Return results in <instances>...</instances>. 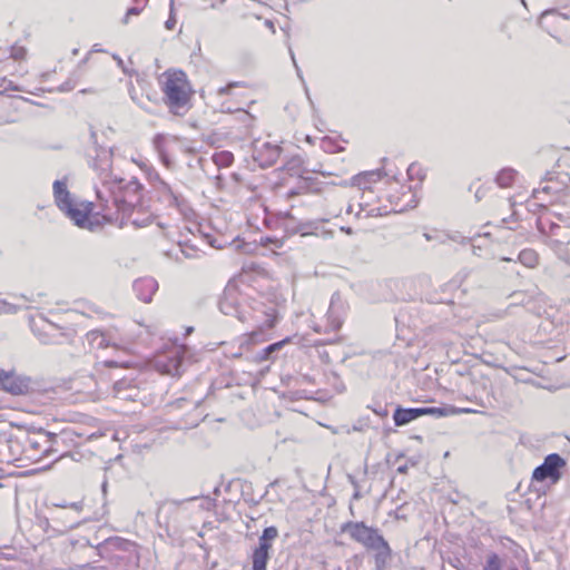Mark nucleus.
Returning <instances> with one entry per match:
<instances>
[{"mask_svg":"<svg viewBox=\"0 0 570 570\" xmlns=\"http://www.w3.org/2000/svg\"><path fill=\"white\" fill-rule=\"evenodd\" d=\"M236 86H237V83H235V82L228 83L227 86L220 87L217 92L220 96L227 95L230 91V89Z\"/></svg>","mask_w":570,"mask_h":570,"instance_id":"c03bdc74","label":"nucleus"},{"mask_svg":"<svg viewBox=\"0 0 570 570\" xmlns=\"http://www.w3.org/2000/svg\"><path fill=\"white\" fill-rule=\"evenodd\" d=\"M156 190L159 197L167 202L169 206L177 208L184 216L188 215L190 208L185 197L175 187L165 180H159Z\"/></svg>","mask_w":570,"mask_h":570,"instance_id":"dca6fc26","label":"nucleus"},{"mask_svg":"<svg viewBox=\"0 0 570 570\" xmlns=\"http://www.w3.org/2000/svg\"><path fill=\"white\" fill-rule=\"evenodd\" d=\"M281 174L286 175L283 177V187L285 188L283 196L291 199L295 196L307 194L313 189L314 179L304 176L307 169L304 166V160L301 156L295 155L289 157L284 165L278 169Z\"/></svg>","mask_w":570,"mask_h":570,"instance_id":"423d86ee","label":"nucleus"},{"mask_svg":"<svg viewBox=\"0 0 570 570\" xmlns=\"http://www.w3.org/2000/svg\"><path fill=\"white\" fill-rule=\"evenodd\" d=\"M511 296L514 299L515 304H521V305H528L529 304L530 297L527 294L522 293V292H515Z\"/></svg>","mask_w":570,"mask_h":570,"instance_id":"ea45409f","label":"nucleus"},{"mask_svg":"<svg viewBox=\"0 0 570 570\" xmlns=\"http://www.w3.org/2000/svg\"><path fill=\"white\" fill-rule=\"evenodd\" d=\"M406 471H407V466L406 465H400L397 468V472H400V473H405Z\"/></svg>","mask_w":570,"mask_h":570,"instance_id":"13d9d810","label":"nucleus"},{"mask_svg":"<svg viewBox=\"0 0 570 570\" xmlns=\"http://www.w3.org/2000/svg\"><path fill=\"white\" fill-rule=\"evenodd\" d=\"M60 439L59 435L49 432H39L27 436L23 444L26 459L40 462L43 459L55 456L51 462H56L63 458L65 454H59L57 449Z\"/></svg>","mask_w":570,"mask_h":570,"instance_id":"0eeeda50","label":"nucleus"},{"mask_svg":"<svg viewBox=\"0 0 570 570\" xmlns=\"http://www.w3.org/2000/svg\"><path fill=\"white\" fill-rule=\"evenodd\" d=\"M321 148L328 154L340 153L344 148L331 137H324L321 141Z\"/></svg>","mask_w":570,"mask_h":570,"instance_id":"c9c22d12","label":"nucleus"},{"mask_svg":"<svg viewBox=\"0 0 570 570\" xmlns=\"http://www.w3.org/2000/svg\"><path fill=\"white\" fill-rule=\"evenodd\" d=\"M91 51L92 52H104V49L100 48V46L98 43H96V45L92 46Z\"/></svg>","mask_w":570,"mask_h":570,"instance_id":"5fc2aeb1","label":"nucleus"},{"mask_svg":"<svg viewBox=\"0 0 570 570\" xmlns=\"http://www.w3.org/2000/svg\"><path fill=\"white\" fill-rule=\"evenodd\" d=\"M90 138H91L94 144L97 142V135H96V132L94 130L90 131Z\"/></svg>","mask_w":570,"mask_h":570,"instance_id":"bf43d9fd","label":"nucleus"},{"mask_svg":"<svg viewBox=\"0 0 570 570\" xmlns=\"http://www.w3.org/2000/svg\"><path fill=\"white\" fill-rule=\"evenodd\" d=\"M383 175L386 174L382 169L360 173L352 177L350 185L356 186L360 189H367L371 184L379 181Z\"/></svg>","mask_w":570,"mask_h":570,"instance_id":"4be33fe9","label":"nucleus"},{"mask_svg":"<svg viewBox=\"0 0 570 570\" xmlns=\"http://www.w3.org/2000/svg\"><path fill=\"white\" fill-rule=\"evenodd\" d=\"M70 513L69 512H65V511H61L58 513V515L56 518H60V519H66L63 521V525L66 527V523L71 519L73 518V515H69Z\"/></svg>","mask_w":570,"mask_h":570,"instance_id":"de8ad7c7","label":"nucleus"},{"mask_svg":"<svg viewBox=\"0 0 570 570\" xmlns=\"http://www.w3.org/2000/svg\"><path fill=\"white\" fill-rule=\"evenodd\" d=\"M500 223H501V226L507 228V229H510V230L517 229L518 219H517V216H515V212H513L509 217L502 218L500 220Z\"/></svg>","mask_w":570,"mask_h":570,"instance_id":"58836bf2","label":"nucleus"},{"mask_svg":"<svg viewBox=\"0 0 570 570\" xmlns=\"http://www.w3.org/2000/svg\"><path fill=\"white\" fill-rule=\"evenodd\" d=\"M91 168L99 180V185H96L97 215L119 226L129 222L136 227H145L151 223V214L145 210L141 203L142 186L137 179L125 183L124 178L112 171L110 149H96Z\"/></svg>","mask_w":570,"mask_h":570,"instance_id":"f257e3e1","label":"nucleus"},{"mask_svg":"<svg viewBox=\"0 0 570 570\" xmlns=\"http://www.w3.org/2000/svg\"><path fill=\"white\" fill-rule=\"evenodd\" d=\"M105 433L101 431L99 426H97V421L95 419H90L89 423L86 428H72L63 431L65 436L76 435L79 439L89 441L95 440L102 436Z\"/></svg>","mask_w":570,"mask_h":570,"instance_id":"6ab92c4d","label":"nucleus"},{"mask_svg":"<svg viewBox=\"0 0 570 570\" xmlns=\"http://www.w3.org/2000/svg\"><path fill=\"white\" fill-rule=\"evenodd\" d=\"M570 177L568 175H556L548 173L546 178L541 180L540 186L532 191L534 199L551 203L557 199L561 193L566 190Z\"/></svg>","mask_w":570,"mask_h":570,"instance_id":"9d476101","label":"nucleus"},{"mask_svg":"<svg viewBox=\"0 0 570 570\" xmlns=\"http://www.w3.org/2000/svg\"><path fill=\"white\" fill-rule=\"evenodd\" d=\"M278 537L276 527L271 525L263 530L258 538V546L252 552V570H266L269 560L272 542Z\"/></svg>","mask_w":570,"mask_h":570,"instance_id":"9b49d317","label":"nucleus"},{"mask_svg":"<svg viewBox=\"0 0 570 570\" xmlns=\"http://www.w3.org/2000/svg\"><path fill=\"white\" fill-rule=\"evenodd\" d=\"M11 56H12L16 60H18V59H23V58H24V56H26V49H24V48H22V47H20V48H13Z\"/></svg>","mask_w":570,"mask_h":570,"instance_id":"37998d69","label":"nucleus"},{"mask_svg":"<svg viewBox=\"0 0 570 570\" xmlns=\"http://www.w3.org/2000/svg\"><path fill=\"white\" fill-rule=\"evenodd\" d=\"M161 91L164 101L170 112L178 115L185 108L191 96V87L183 70H167L163 73Z\"/></svg>","mask_w":570,"mask_h":570,"instance_id":"39448f33","label":"nucleus"},{"mask_svg":"<svg viewBox=\"0 0 570 570\" xmlns=\"http://www.w3.org/2000/svg\"><path fill=\"white\" fill-rule=\"evenodd\" d=\"M517 175L518 173L513 168H502L495 176V183L501 188L511 187L515 181Z\"/></svg>","mask_w":570,"mask_h":570,"instance_id":"cd10ccee","label":"nucleus"},{"mask_svg":"<svg viewBox=\"0 0 570 570\" xmlns=\"http://www.w3.org/2000/svg\"><path fill=\"white\" fill-rule=\"evenodd\" d=\"M180 253L184 255L185 258L191 259V258H198L203 254V250L191 240H184L178 243Z\"/></svg>","mask_w":570,"mask_h":570,"instance_id":"c756f323","label":"nucleus"},{"mask_svg":"<svg viewBox=\"0 0 570 570\" xmlns=\"http://www.w3.org/2000/svg\"><path fill=\"white\" fill-rule=\"evenodd\" d=\"M207 238H208V240H207V242H208V244H209L212 247H218V246L215 244V240L210 239L208 236H207Z\"/></svg>","mask_w":570,"mask_h":570,"instance_id":"680f3d73","label":"nucleus"},{"mask_svg":"<svg viewBox=\"0 0 570 570\" xmlns=\"http://www.w3.org/2000/svg\"><path fill=\"white\" fill-rule=\"evenodd\" d=\"M342 532L348 533L354 541L374 551L377 566L386 563L391 558L392 550L377 529L367 527L364 522L350 521L342 525Z\"/></svg>","mask_w":570,"mask_h":570,"instance_id":"20e7f679","label":"nucleus"},{"mask_svg":"<svg viewBox=\"0 0 570 570\" xmlns=\"http://www.w3.org/2000/svg\"><path fill=\"white\" fill-rule=\"evenodd\" d=\"M214 505V501L209 498H203L202 499V507L209 510L210 507Z\"/></svg>","mask_w":570,"mask_h":570,"instance_id":"09e8293b","label":"nucleus"},{"mask_svg":"<svg viewBox=\"0 0 570 570\" xmlns=\"http://www.w3.org/2000/svg\"><path fill=\"white\" fill-rule=\"evenodd\" d=\"M420 416H423L422 407H397L393 413V420L396 426H403Z\"/></svg>","mask_w":570,"mask_h":570,"instance_id":"5701e85b","label":"nucleus"},{"mask_svg":"<svg viewBox=\"0 0 570 570\" xmlns=\"http://www.w3.org/2000/svg\"><path fill=\"white\" fill-rule=\"evenodd\" d=\"M345 196L338 191L332 190L324 197V209L330 217H338L342 214V204Z\"/></svg>","mask_w":570,"mask_h":570,"instance_id":"412c9836","label":"nucleus"},{"mask_svg":"<svg viewBox=\"0 0 570 570\" xmlns=\"http://www.w3.org/2000/svg\"><path fill=\"white\" fill-rule=\"evenodd\" d=\"M219 309L223 314L257 328L259 333L273 328L278 317L275 299L255 291L245 293L235 281H229L225 286Z\"/></svg>","mask_w":570,"mask_h":570,"instance_id":"f03ea898","label":"nucleus"},{"mask_svg":"<svg viewBox=\"0 0 570 570\" xmlns=\"http://www.w3.org/2000/svg\"><path fill=\"white\" fill-rule=\"evenodd\" d=\"M352 212H353V206L348 205L346 208V214H352Z\"/></svg>","mask_w":570,"mask_h":570,"instance_id":"e2e57ef3","label":"nucleus"},{"mask_svg":"<svg viewBox=\"0 0 570 570\" xmlns=\"http://www.w3.org/2000/svg\"><path fill=\"white\" fill-rule=\"evenodd\" d=\"M289 55H291V58H292L293 65H294V67H295V69H296V71H297V76H298L299 78H302L301 69H299V67L297 66V62H296V59H295L294 52H293V50H292L291 48H289Z\"/></svg>","mask_w":570,"mask_h":570,"instance_id":"8fccbe9b","label":"nucleus"},{"mask_svg":"<svg viewBox=\"0 0 570 570\" xmlns=\"http://www.w3.org/2000/svg\"><path fill=\"white\" fill-rule=\"evenodd\" d=\"M265 26L271 29L273 33H275V27L272 20H265Z\"/></svg>","mask_w":570,"mask_h":570,"instance_id":"864d4df0","label":"nucleus"},{"mask_svg":"<svg viewBox=\"0 0 570 570\" xmlns=\"http://www.w3.org/2000/svg\"><path fill=\"white\" fill-rule=\"evenodd\" d=\"M343 308V303L341 302L340 294H333L331 298V304L327 312V320L332 327V330L337 331L341 328L343 320L340 315V311Z\"/></svg>","mask_w":570,"mask_h":570,"instance_id":"b1692460","label":"nucleus"},{"mask_svg":"<svg viewBox=\"0 0 570 570\" xmlns=\"http://www.w3.org/2000/svg\"><path fill=\"white\" fill-rule=\"evenodd\" d=\"M130 97H131V99H132L134 101L136 100V94H132V92H131V94H130Z\"/></svg>","mask_w":570,"mask_h":570,"instance_id":"774afa93","label":"nucleus"},{"mask_svg":"<svg viewBox=\"0 0 570 570\" xmlns=\"http://www.w3.org/2000/svg\"><path fill=\"white\" fill-rule=\"evenodd\" d=\"M132 289L141 302L150 303L158 289V283L153 277H141L134 282Z\"/></svg>","mask_w":570,"mask_h":570,"instance_id":"f3484780","label":"nucleus"},{"mask_svg":"<svg viewBox=\"0 0 570 570\" xmlns=\"http://www.w3.org/2000/svg\"><path fill=\"white\" fill-rule=\"evenodd\" d=\"M289 341H291V338L286 337L282 341L269 344L268 346H266L263 350L255 353L254 361L257 363H262L264 361H274L275 354L278 351H281Z\"/></svg>","mask_w":570,"mask_h":570,"instance_id":"393cba45","label":"nucleus"},{"mask_svg":"<svg viewBox=\"0 0 570 570\" xmlns=\"http://www.w3.org/2000/svg\"><path fill=\"white\" fill-rule=\"evenodd\" d=\"M189 348L184 344H175L169 350L157 355L155 360V367L161 374L180 376L185 371V366L189 362Z\"/></svg>","mask_w":570,"mask_h":570,"instance_id":"6e6552de","label":"nucleus"},{"mask_svg":"<svg viewBox=\"0 0 570 570\" xmlns=\"http://www.w3.org/2000/svg\"><path fill=\"white\" fill-rule=\"evenodd\" d=\"M253 159L262 168L273 166L281 156L282 147L272 141L255 139L252 144Z\"/></svg>","mask_w":570,"mask_h":570,"instance_id":"ddd939ff","label":"nucleus"},{"mask_svg":"<svg viewBox=\"0 0 570 570\" xmlns=\"http://www.w3.org/2000/svg\"><path fill=\"white\" fill-rule=\"evenodd\" d=\"M153 144H154V147H155V149H156V151H157L161 163L167 168H171L174 163H173V159L170 158V155H169V151H168V148H167L166 136L163 135V134H157L154 137Z\"/></svg>","mask_w":570,"mask_h":570,"instance_id":"bb28decb","label":"nucleus"},{"mask_svg":"<svg viewBox=\"0 0 570 570\" xmlns=\"http://www.w3.org/2000/svg\"><path fill=\"white\" fill-rule=\"evenodd\" d=\"M176 20L173 17H169V19L165 22V27L168 30H173L175 27Z\"/></svg>","mask_w":570,"mask_h":570,"instance_id":"3c124183","label":"nucleus"},{"mask_svg":"<svg viewBox=\"0 0 570 570\" xmlns=\"http://www.w3.org/2000/svg\"><path fill=\"white\" fill-rule=\"evenodd\" d=\"M56 508H60L62 510H66L67 509V505L68 503L67 502H61V503H55L53 504Z\"/></svg>","mask_w":570,"mask_h":570,"instance_id":"6e6d98bb","label":"nucleus"},{"mask_svg":"<svg viewBox=\"0 0 570 570\" xmlns=\"http://www.w3.org/2000/svg\"><path fill=\"white\" fill-rule=\"evenodd\" d=\"M423 415H432L435 417H443L456 412H471L469 409L455 410L454 407H422Z\"/></svg>","mask_w":570,"mask_h":570,"instance_id":"7c9ffc66","label":"nucleus"},{"mask_svg":"<svg viewBox=\"0 0 570 570\" xmlns=\"http://www.w3.org/2000/svg\"><path fill=\"white\" fill-rule=\"evenodd\" d=\"M318 224L315 222H306L299 225L298 232L302 235L317 234Z\"/></svg>","mask_w":570,"mask_h":570,"instance_id":"e433bc0d","label":"nucleus"},{"mask_svg":"<svg viewBox=\"0 0 570 570\" xmlns=\"http://www.w3.org/2000/svg\"><path fill=\"white\" fill-rule=\"evenodd\" d=\"M86 341L91 350L99 351L105 350L109 346H115L112 336L109 332H102L100 330H92L86 334Z\"/></svg>","mask_w":570,"mask_h":570,"instance_id":"a211bd4d","label":"nucleus"},{"mask_svg":"<svg viewBox=\"0 0 570 570\" xmlns=\"http://www.w3.org/2000/svg\"><path fill=\"white\" fill-rule=\"evenodd\" d=\"M53 198L57 207L70 218L75 225L88 230H95L100 226L97 213L92 214L96 203L90 202H75L72 195L68 190L67 178L57 179L53 181Z\"/></svg>","mask_w":570,"mask_h":570,"instance_id":"7ed1b4c3","label":"nucleus"},{"mask_svg":"<svg viewBox=\"0 0 570 570\" xmlns=\"http://www.w3.org/2000/svg\"><path fill=\"white\" fill-rule=\"evenodd\" d=\"M354 499H358L360 498V493L356 491L353 495Z\"/></svg>","mask_w":570,"mask_h":570,"instance_id":"69168bd1","label":"nucleus"},{"mask_svg":"<svg viewBox=\"0 0 570 570\" xmlns=\"http://www.w3.org/2000/svg\"><path fill=\"white\" fill-rule=\"evenodd\" d=\"M141 12V8L138 7H131L127 10L126 16L124 18V23L128 22L129 16H138Z\"/></svg>","mask_w":570,"mask_h":570,"instance_id":"79ce46f5","label":"nucleus"},{"mask_svg":"<svg viewBox=\"0 0 570 570\" xmlns=\"http://www.w3.org/2000/svg\"><path fill=\"white\" fill-rule=\"evenodd\" d=\"M66 510H69V513H71L73 515V518H71L66 523V529H73V528L78 527L81 522L80 514L83 510V502L77 501V502L68 503Z\"/></svg>","mask_w":570,"mask_h":570,"instance_id":"c85d7f7f","label":"nucleus"},{"mask_svg":"<svg viewBox=\"0 0 570 570\" xmlns=\"http://www.w3.org/2000/svg\"><path fill=\"white\" fill-rule=\"evenodd\" d=\"M104 549L110 550V551H124V552H134L136 550V544L131 542L130 540L120 538V537H112L108 538L104 542Z\"/></svg>","mask_w":570,"mask_h":570,"instance_id":"a878e982","label":"nucleus"},{"mask_svg":"<svg viewBox=\"0 0 570 570\" xmlns=\"http://www.w3.org/2000/svg\"><path fill=\"white\" fill-rule=\"evenodd\" d=\"M130 97H131V99H132L134 101L136 100V94H132V92H131V94H130Z\"/></svg>","mask_w":570,"mask_h":570,"instance_id":"338daca9","label":"nucleus"},{"mask_svg":"<svg viewBox=\"0 0 570 570\" xmlns=\"http://www.w3.org/2000/svg\"><path fill=\"white\" fill-rule=\"evenodd\" d=\"M114 395L117 399L135 401L138 396V389L132 384V380L121 379L114 383Z\"/></svg>","mask_w":570,"mask_h":570,"instance_id":"aec40b11","label":"nucleus"},{"mask_svg":"<svg viewBox=\"0 0 570 570\" xmlns=\"http://www.w3.org/2000/svg\"><path fill=\"white\" fill-rule=\"evenodd\" d=\"M423 237L428 240V242H431V240H438L440 243H444L445 242V237L444 235H440L439 233H424L423 234Z\"/></svg>","mask_w":570,"mask_h":570,"instance_id":"a19ab883","label":"nucleus"},{"mask_svg":"<svg viewBox=\"0 0 570 570\" xmlns=\"http://www.w3.org/2000/svg\"><path fill=\"white\" fill-rule=\"evenodd\" d=\"M107 487H108V482H107V480H105L101 484V490H102L104 494H106V492H107Z\"/></svg>","mask_w":570,"mask_h":570,"instance_id":"052dcab7","label":"nucleus"},{"mask_svg":"<svg viewBox=\"0 0 570 570\" xmlns=\"http://www.w3.org/2000/svg\"><path fill=\"white\" fill-rule=\"evenodd\" d=\"M485 194H487V188L485 187L478 188L476 191H475L476 200L483 199L485 197Z\"/></svg>","mask_w":570,"mask_h":570,"instance_id":"49530a36","label":"nucleus"},{"mask_svg":"<svg viewBox=\"0 0 570 570\" xmlns=\"http://www.w3.org/2000/svg\"><path fill=\"white\" fill-rule=\"evenodd\" d=\"M518 259L525 267L533 268L537 266L539 257L535 250L527 248L519 253Z\"/></svg>","mask_w":570,"mask_h":570,"instance_id":"2f4dec72","label":"nucleus"},{"mask_svg":"<svg viewBox=\"0 0 570 570\" xmlns=\"http://www.w3.org/2000/svg\"><path fill=\"white\" fill-rule=\"evenodd\" d=\"M503 566V559L495 552H490L487 556L483 570H501Z\"/></svg>","mask_w":570,"mask_h":570,"instance_id":"f704fd0d","label":"nucleus"},{"mask_svg":"<svg viewBox=\"0 0 570 570\" xmlns=\"http://www.w3.org/2000/svg\"><path fill=\"white\" fill-rule=\"evenodd\" d=\"M204 399H205V395L203 393H200L198 395H191L189 397L183 396V397L177 399L173 403V405L180 409V407H184L185 404H188L189 406L197 409L203 403Z\"/></svg>","mask_w":570,"mask_h":570,"instance_id":"72a5a7b5","label":"nucleus"},{"mask_svg":"<svg viewBox=\"0 0 570 570\" xmlns=\"http://www.w3.org/2000/svg\"><path fill=\"white\" fill-rule=\"evenodd\" d=\"M69 89H71V88H70V87H67L66 85H63V86L61 87V90H62V91H66V90H69Z\"/></svg>","mask_w":570,"mask_h":570,"instance_id":"0e129e2a","label":"nucleus"},{"mask_svg":"<svg viewBox=\"0 0 570 570\" xmlns=\"http://www.w3.org/2000/svg\"><path fill=\"white\" fill-rule=\"evenodd\" d=\"M212 160L218 168H225L233 164L234 155L230 151L222 150L215 153L212 156Z\"/></svg>","mask_w":570,"mask_h":570,"instance_id":"473e14b6","label":"nucleus"},{"mask_svg":"<svg viewBox=\"0 0 570 570\" xmlns=\"http://www.w3.org/2000/svg\"><path fill=\"white\" fill-rule=\"evenodd\" d=\"M564 465L566 461L560 454L551 453L544 458L543 463L534 469L532 480L537 482L550 480L552 483H556L560 480V469Z\"/></svg>","mask_w":570,"mask_h":570,"instance_id":"f8f14e48","label":"nucleus"},{"mask_svg":"<svg viewBox=\"0 0 570 570\" xmlns=\"http://www.w3.org/2000/svg\"><path fill=\"white\" fill-rule=\"evenodd\" d=\"M390 207L383 206V207H373L367 209L363 206V204H360V210L356 213V217H361L362 213H365L366 217H379L384 216L390 213H402L404 210H407L409 208H414L416 206V200L414 194L411 191L410 187L402 193V196H390Z\"/></svg>","mask_w":570,"mask_h":570,"instance_id":"1a4fd4ad","label":"nucleus"},{"mask_svg":"<svg viewBox=\"0 0 570 570\" xmlns=\"http://www.w3.org/2000/svg\"><path fill=\"white\" fill-rule=\"evenodd\" d=\"M114 60L117 62V66L125 72L128 73L124 60L118 55H112Z\"/></svg>","mask_w":570,"mask_h":570,"instance_id":"a18cd8bd","label":"nucleus"},{"mask_svg":"<svg viewBox=\"0 0 570 570\" xmlns=\"http://www.w3.org/2000/svg\"><path fill=\"white\" fill-rule=\"evenodd\" d=\"M19 307L3 298H0V314H16Z\"/></svg>","mask_w":570,"mask_h":570,"instance_id":"4c0bfd02","label":"nucleus"},{"mask_svg":"<svg viewBox=\"0 0 570 570\" xmlns=\"http://www.w3.org/2000/svg\"><path fill=\"white\" fill-rule=\"evenodd\" d=\"M539 24L551 37H553L558 41H561V38L567 30L568 17L563 13L558 12L554 9H549L541 13L539 18Z\"/></svg>","mask_w":570,"mask_h":570,"instance_id":"4468645a","label":"nucleus"},{"mask_svg":"<svg viewBox=\"0 0 570 570\" xmlns=\"http://www.w3.org/2000/svg\"><path fill=\"white\" fill-rule=\"evenodd\" d=\"M312 171L321 174L322 176H330V175H332L331 171L323 170L321 167L320 168H314Z\"/></svg>","mask_w":570,"mask_h":570,"instance_id":"603ef678","label":"nucleus"},{"mask_svg":"<svg viewBox=\"0 0 570 570\" xmlns=\"http://www.w3.org/2000/svg\"><path fill=\"white\" fill-rule=\"evenodd\" d=\"M0 386L13 395H22L31 390V380L0 367Z\"/></svg>","mask_w":570,"mask_h":570,"instance_id":"2eb2a0df","label":"nucleus"},{"mask_svg":"<svg viewBox=\"0 0 570 570\" xmlns=\"http://www.w3.org/2000/svg\"><path fill=\"white\" fill-rule=\"evenodd\" d=\"M341 230H342V232H344V233H346V234H348V235H351V234L353 233V230H352V228H351V227H345V226H342V227H341Z\"/></svg>","mask_w":570,"mask_h":570,"instance_id":"4d7b16f0","label":"nucleus"}]
</instances>
